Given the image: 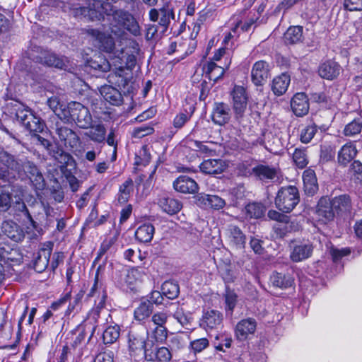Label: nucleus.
<instances>
[{
	"mask_svg": "<svg viewBox=\"0 0 362 362\" xmlns=\"http://www.w3.org/2000/svg\"><path fill=\"white\" fill-rule=\"evenodd\" d=\"M174 189L181 193L194 194L198 191L197 183L188 176L181 175L173 182Z\"/></svg>",
	"mask_w": 362,
	"mask_h": 362,
	"instance_id": "26",
	"label": "nucleus"
},
{
	"mask_svg": "<svg viewBox=\"0 0 362 362\" xmlns=\"http://www.w3.org/2000/svg\"><path fill=\"white\" fill-rule=\"evenodd\" d=\"M291 107L293 113L298 117L305 115L309 111V102L304 93H297L291 101Z\"/></svg>",
	"mask_w": 362,
	"mask_h": 362,
	"instance_id": "22",
	"label": "nucleus"
},
{
	"mask_svg": "<svg viewBox=\"0 0 362 362\" xmlns=\"http://www.w3.org/2000/svg\"><path fill=\"white\" fill-rule=\"evenodd\" d=\"M158 205L164 212L170 215L178 213L182 209V204L179 200L166 196L159 199Z\"/></svg>",
	"mask_w": 362,
	"mask_h": 362,
	"instance_id": "30",
	"label": "nucleus"
},
{
	"mask_svg": "<svg viewBox=\"0 0 362 362\" xmlns=\"http://www.w3.org/2000/svg\"><path fill=\"white\" fill-rule=\"evenodd\" d=\"M188 146L190 148L195 151L199 152L200 153L205 154L209 156L215 155L216 150L211 148L209 146L204 144L202 142L197 140H189Z\"/></svg>",
	"mask_w": 362,
	"mask_h": 362,
	"instance_id": "48",
	"label": "nucleus"
},
{
	"mask_svg": "<svg viewBox=\"0 0 362 362\" xmlns=\"http://www.w3.org/2000/svg\"><path fill=\"white\" fill-rule=\"evenodd\" d=\"M0 162L4 165V170L0 173L2 179L29 180L35 191L45 189L46 182L42 173L37 165L28 158H18L4 151L0 153Z\"/></svg>",
	"mask_w": 362,
	"mask_h": 362,
	"instance_id": "1",
	"label": "nucleus"
},
{
	"mask_svg": "<svg viewBox=\"0 0 362 362\" xmlns=\"http://www.w3.org/2000/svg\"><path fill=\"white\" fill-rule=\"evenodd\" d=\"M110 28L112 33L119 35L126 29L132 34L137 36L140 34V28L134 18L129 12L123 10H115L111 14Z\"/></svg>",
	"mask_w": 362,
	"mask_h": 362,
	"instance_id": "5",
	"label": "nucleus"
},
{
	"mask_svg": "<svg viewBox=\"0 0 362 362\" xmlns=\"http://www.w3.org/2000/svg\"><path fill=\"white\" fill-rule=\"evenodd\" d=\"M149 338L148 329L142 325L133 327L128 334V347L131 353L139 354L148 350L149 344L146 342Z\"/></svg>",
	"mask_w": 362,
	"mask_h": 362,
	"instance_id": "8",
	"label": "nucleus"
},
{
	"mask_svg": "<svg viewBox=\"0 0 362 362\" xmlns=\"http://www.w3.org/2000/svg\"><path fill=\"white\" fill-rule=\"evenodd\" d=\"M40 132H30V134L37 139L40 145L44 146L49 153L55 158L60 163L59 168L62 173V182L69 183L72 192H76L80 186V182L74 175L76 170V163L72 156L63 151L59 153L53 151V144L52 142L39 134Z\"/></svg>",
	"mask_w": 362,
	"mask_h": 362,
	"instance_id": "2",
	"label": "nucleus"
},
{
	"mask_svg": "<svg viewBox=\"0 0 362 362\" xmlns=\"http://www.w3.org/2000/svg\"><path fill=\"white\" fill-rule=\"evenodd\" d=\"M35 62L47 67H54L58 69H65L68 60L64 56H59L49 49L39 47L37 54L35 57Z\"/></svg>",
	"mask_w": 362,
	"mask_h": 362,
	"instance_id": "11",
	"label": "nucleus"
},
{
	"mask_svg": "<svg viewBox=\"0 0 362 362\" xmlns=\"http://www.w3.org/2000/svg\"><path fill=\"white\" fill-rule=\"evenodd\" d=\"M95 46L105 52H111L115 47V41L111 35L92 30V40Z\"/></svg>",
	"mask_w": 362,
	"mask_h": 362,
	"instance_id": "23",
	"label": "nucleus"
},
{
	"mask_svg": "<svg viewBox=\"0 0 362 362\" xmlns=\"http://www.w3.org/2000/svg\"><path fill=\"white\" fill-rule=\"evenodd\" d=\"M317 131V125L312 124L302 129L300 134V141L303 144L309 143Z\"/></svg>",
	"mask_w": 362,
	"mask_h": 362,
	"instance_id": "52",
	"label": "nucleus"
},
{
	"mask_svg": "<svg viewBox=\"0 0 362 362\" xmlns=\"http://www.w3.org/2000/svg\"><path fill=\"white\" fill-rule=\"evenodd\" d=\"M102 266L100 265L96 271L94 285L93 287H92V298H95L94 301L96 305V308L92 310V318H93L95 322L97 323V325L92 331V334L95 330V328L99 326V324H103L106 320L105 317L109 315L108 312L104 310L107 294L100 278V272Z\"/></svg>",
	"mask_w": 362,
	"mask_h": 362,
	"instance_id": "4",
	"label": "nucleus"
},
{
	"mask_svg": "<svg viewBox=\"0 0 362 362\" xmlns=\"http://www.w3.org/2000/svg\"><path fill=\"white\" fill-rule=\"evenodd\" d=\"M115 77L118 78V79L116 81V83L119 86L125 88L128 86L129 82V77L124 74V68L122 66H121L115 71Z\"/></svg>",
	"mask_w": 362,
	"mask_h": 362,
	"instance_id": "59",
	"label": "nucleus"
},
{
	"mask_svg": "<svg viewBox=\"0 0 362 362\" xmlns=\"http://www.w3.org/2000/svg\"><path fill=\"white\" fill-rule=\"evenodd\" d=\"M144 275L145 274L141 268H132L127 272L125 282L129 286L133 285L137 281H141Z\"/></svg>",
	"mask_w": 362,
	"mask_h": 362,
	"instance_id": "50",
	"label": "nucleus"
},
{
	"mask_svg": "<svg viewBox=\"0 0 362 362\" xmlns=\"http://www.w3.org/2000/svg\"><path fill=\"white\" fill-rule=\"evenodd\" d=\"M333 209L337 212H347L351 208L350 197L347 194H342L335 197L331 200Z\"/></svg>",
	"mask_w": 362,
	"mask_h": 362,
	"instance_id": "38",
	"label": "nucleus"
},
{
	"mask_svg": "<svg viewBox=\"0 0 362 362\" xmlns=\"http://www.w3.org/2000/svg\"><path fill=\"white\" fill-rule=\"evenodd\" d=\"M11 114H13L17 121L29 132H43L47 129L45 121L22 103L16 101V103L12 104Z\"/></svg>",
	"mask_w": 362,
	"mask_h": 362,
	"instance_id": "3",
	"label": "nucleus"
},
{
	"mask_svg": "<svg viewBox=\"0 0 362 362\" xmlns=\"http://www.w3.org/2000/svg\"><path fill=\"white\" fill-rule=\"evenodd\" d=\"M303 27L300 25L289 27L284 33L285 43L294 45L301 42L303 40Z\"/></svg>",
	"mask_w": 362,
	"mask_h": 362,
	"instance_id": "35",
	"label": "nucleus"
},
{
	"mask_svg": "<svg viewBox=\"0 0 362 362\" xmlns=\"http://www.w3.org/2000/svg\"><path fill=\"white\" fill-rule=\"evenodd\" d=\"M329 252L333 261L337 262L342 257L349 255L351 253V250L349 248L338 249L335 247H331Z\"/></svg>",
	"mask_w": 362,
	"mask_h": 362,
	"instance_id": "61",
	"label": "nucleus"
},
{
	"mask_svg": "<svg viewBox=\"0 0 362 362\" xmlns=\"http://www.w3.org/2000/svg\"><path fill=\"white\" fill-rule=\"evenodd\" d=\"M65 256L63 252H55L52 255V260H49V268L54 272L58 266L64 262Z\"/></svg>",
	"mask_w": 362,
	"mask_h": 362,
	"instance_id": "62",
	"label": "nucleus"
},
{
	"mask_svg": "<svg viewBox=\"0 0 362 362\" xmlns=\"http://www.w3.org/2000/svg\"><path fill=\"white\" fill-rule=\"evenodd\" d=\"M257 322L254 318L248 317L240 320L235 327V335L238 340H245L249 334L255 333Z\"/></svg>",
	"mask_w": 362,
	"mask_h": 362,
	"instance_id": "18",
	"label": "nucleus"
},
{
	"mask_svg": "<svg viewBox=\"0 0 362 362\" xmlns=\"http://www.w3.org/2000/svg\"><path fill=\"white\" fill-rule=\"evenodd\" d=\"M199 201L205 206H209L216 210H219L226 205L224 199L213 194H202L199 198Z\"/></svg>",
	"mask_w": 362,
	"mask_h": 362,
	"instance_id": "37",
	"label": "nucleus"
},
{
	"mask_svg": "<svg viewBox=\"0 0 362 362\" xmlns=\"http://www.w3.org/2000/svg\"><path fill=\"white\" fill-rule=\"evenodd\" d=\"M71 298V290L62 293L59 298L52 303L49 308L53 311H57L59 309L64 307L68 301H70Z\"/></svg>",
	"mask_w": 362,
	"mask_h": 362,
	"instance_id": "54",
	"label": "nucleus"
},
{
	"mask_svg": "<svg viewBox=\"0 0 362 362\" xmlns=\"http://www.w3.org/2000/svg\"><path fill=\"white\" fill-rule=\"evenodd\" d=\"M145 358L148 361L158 362H169L172 358V354L166 347L156 348L153 351L150 348L145 351Z\"/></svg>",
	"mask_w": 362,
	"mask_h": 362,
	"instance_id": "31",
	"label": "nucleus"
},
{
	"mask_svg": "<svg viewBox=\"0 0 362 362\" xmlns=\"http://www.w3.org/2000/svg\"><path fill=\"white\" fill-rule=\"evenodd\" d=\"M134 190V182L132 179L128 178L122 183L119 188L117 201L120 204H125L128 202Z\"/></svg>",
	"mask_w": 362,
	"mask_h": 362,
	"instance_id": "39",
	"label": "nucleus"
},
{
	"mask_svg": "<svg viewBox=\"0 0 362 362\" xmlns=\"http://www.w3.org/2000/svg\"><path fill=\"white\" fill-rule=\"evenodd\" d=\"M53 245L52 242L48 241L37 252V255L33 259V269L36 272L42 273L49 267Z\"/></svg>",
	"mask_w": 362,
	"mask_h": 362,
	"instance_id": "14",
	"label": "nucleus"
},
{
	"mask_svg": "<svg viewBox=\"0 0 362 362\" xmlns=\"http://www.w3.org/2000/svg\"><path fill=\"white\" fill-rule=\"evenodd\" d=\"M168 336V329L165 326L156 327L151 332V337L156 342L164 341Z\"/></svg>",
	"mask_w": 362,
	"mask_h": 362,
	"instance_id": "57",
	"label": "nucleus"
},
{
	"mask_svg": "<svg viewBox=\"0 0 362 362\" xmlns=\"http://www.w3.org/2000/svg\"><path fill=\"white\" fill-rule=\"evenodd\" d=\"M314 245L309 240H294L289 244V257L293 262H300L312 257Z\"/></svg>",
	"mask_w": 362,
	"mask_h": 362,
	"instance_id": "10",
	"label": "nucleus"
},
{
	"mask_svg": "<svg viewBox=\"0 0 362 362\" xmlns=\"http://www.w3.org/2000/svg\"><path fill=\"white\" fill-rule=\"evenodd\" d=\"M292 158L298 168L303 169L308 164V158L305 148H296L293 153Z\"/></svg>",
	"mask_w": 362,
	"mask_h": 362,
	"instance_id": "47",
	"label": "nucleus"
},
{
	"mask_svg": "<svg viewBox=\"0 0 362 362\" xmlns=\"http://www.w3.org/2000/svg\"><path fill=\"white\" fill-rule=\"evenodd\" d=\"M233 109L235 117L240 121L246 110L247 105V94L243 86L235 85L231 91Z\"/></svg>",
	"mask_w": 362,
	"mask_h": 362,
	"instance_id": "12",
	"label": "nucleus"
},
{
	"mask_svg": "<svg viewBox=\"0 0 362 362\" xmlns=\"http://www.w3.org/2000/svg\"><path fill=\"white\" fill-rule=\"evenodd\" d=\"M351 171L353 173L356 180L362 181V163L359 160H354L352 163Z\"/></svg>",
	"mask_w": 362,
	"mask_h": 362,
	"instance_id": "64",
	"label": "nucleus"
},
{
	"mask_svg": "<svg viewBox=\"0 0 362 362\" xmlns=\"http://www.w3.org/2000/svg\"><path fill=\"white\" fill-rule=\"evenodd\" d=\"M106 129L101 123L92 124V141L103 143L105 140Z\"/></svg>",
	"mask_w": 362,
	"mask_h": 362,
	"instance_id": "51",
	"label": "nucleus"
},
{
	"mask_svg": "<svg viewBox=\"0 0 362 362\" xmlns=\"http://www.w3.org/2000/svg\"><path fill=\"white\" fill-rule=\"evenodd\" d=\"M121 56H118V58L121 61V64H124L125 67L128 70H132L136 64V57L129 48H125L121 53Z\"/></svg>",
	"mask_w": 362,
	"mask_h": 362,
	"instance_id": "42",
	"label": "nucleus"
},
{
	"mask_svg": "<svg viewBox=\"0 0 362 362\" xmlns=\"http://www.w3.org/2000/svg\"><path fill=\"white\" fill-rule=\"evenodd\" d=\"M57 134L62 144L76 156H82L84 149L81 147L79 136L75 132L66 127H58Z\"/></svg>",
	"mask_w": 362,
	"mask_h": 362,
	"instance_id": "9",
	"label": "nucleus"
},
{
	"mask_svg": "<svg viewBox=\"0 0 362 362\" xmlns=\"http://www.w3.org/2000/svg\"><path fill=\"white\" fill-rule=\"evenodd\" d=\"M343 5L349 11H362V0H344Z\"/></svg>",
	"mask_w": 362,
	"mask_h": 362,
	"instance_id": "63",
	"label": "nucleus"
},
{
	"mask_svg": "<svg viewBox=\"0 0 362 362\" xmlns=\"http://www.w3.org/2000/svg\"><path fill=\"white\" fill-rule=\"evenodd\" d=\"M229 106L224 103H215L212 112V121L218 125H224L230 118Z\"/></svg>",
	"mask_w": 362,
	"mask_h": 362,
	"instance_id": "20",
	"label": "nucleus"
},
{
	"mask_svg": "<svg viewBox=\"0 0 362 362\" xmlns=\"http://www.w3.org/2000/svg\"><path fill=\"white\" fill-rule=\"evenodd\" d=\"M154 129L148 124H143L141 127H136L132 132V136L135 138H143L146 136L153 134Z\"/></svg>",
	"mask_w": 362,
	"mask_h": 362,
	"instance_id": "56",
	"label": "nucleus"
},
{
	"mask_svg": "<svg viewBox=\"0 0 362 362\" xmlns=\"http://www.w3.org/2000/svg\"><path fill=\"white\" fill-rule=\"evenodd\" d=\"M357 149L356 146L351 143L344 144L338 152V162L341 165H346L356 156Z\"/></svg>",
	"mask_w": 362,
	"mask_h": 362,
	"instance_id": "33",
	"label": "nucleus"
},
{
	"mask_svg": "<svg viewBox=\"0 0 362 362\" xmlns=\"http://www.w3.org/2000/svg\"><path fill=\"white\" fill-rule=\"evenodd\" d=\"M245 210L247 217L256 219L261 218L265 212L264 206L262 204L256 202L248 204Z\"/></svg>",
	"mask_w": 362,
	"mask_h": 362,
	"instance_id": "44",
	"label": "nucleus"
},
{
	"mask_svg": "<svg viewBox=\"0 0 362 362\" xmlns=\"http://www.w3.org/2000/svg\"><path fill=\"white\" fill-rule=\"evenodd\" d=\"M269 71V64L267 62H255L251 72L252 83L257 86H262L270 76Z\"/></svg>",
	"mask_w": 362,
	"mask_h": 362,
	"instance_id": "15",
	"label": "nucleus"
},
{
	"mask_svg": "<svg viewBox=\"0 0 362 362\" xmlns=\"http://www.w3.org/2000/svg\"><path fill=\"white\" fill-rule=\"evenodd\" d=\"M13 227L17 228V225L14 224L12 226L9 223L6 222L3 225V229L4 233L11 240L15 242H18L22 240L23 235L18 232L17 230H14Z\"/></svg>",
	"mask_w": 362,
	"mask_h": 362,
	"instance_id": "53",
	"label": "nucleus"
},
{
	"mask_svg": "<svg viewBox=\"0 0 362 362\" xmlns=\"http://www.w3.org/2000/svg\"><path fill=\"white\" fill-rule=\"evenodd\" d=\"M290 76L286 74L275 77L272 82L271 88L274 94L276 96L284 95L290 84Z\"/></svg>",
	"mask_w": 362,
	"mask_h": 362,
	"instance_id": "32",
	"label": "nucleus"
},
{
	"mask_svg": "<svg viewBox=\"0 0 362 362\" xmlns=\"http://www.w3.org/2000/svg\"><path fill=\"white\" fill-rule=\"evenodd\" d=\"M237 298L238 296L234 291L226 288L225 294L226 310H230L231 313L233 311V309L236 305Z\"/></svg>",
	"mask_w": 362,
	"mask_h": 362,
	"instance_id": "55",
	"label": "nucleus"
},
{
	"mask_svg": "<svg viewBox=\"0 0 362 362\" xmlns=\"http://www.w3.org/2000/svg\"><path fill=\"white\" fill-rule=\"evenodd\" d=\"M227 236L230 245L235 249L243 250L246 243V237L241 229L235 225H230L227 229Z\"/></svg>",
	"mask_w": 362,
	"mask_h": 362,
	"instance_id": "24",
	"label": "nucleus"
},
{
	"mask_svg": "<svg viewBox=\"0 0 362 362\" xmlns=\"http://www.w3.org/2000/svg\"><path fill=\"white\" fill-rule=\"evenodd\" d=\"M222 321V314L218 310H211L204 313L200 325L206 331L216 329L221 326Z\"/></svg>",
	"mask_w": 362,
	"mask_h": 362,
	"instance_id": "17",
	"label": "nucleus"
},
{
	"mask_svg": "<svg viewBox=\"0 0 362 362\" xmlns=\"http://www.w3.org/2000/svg\"><path fill=\"white\" fill-rule=\"evenodd\" d=\"M271 280L274 286L281 288H286L292 286L294 281V279L291 276L279 272L274 273L271 277Z\"/></svg>",
	"mask_w": 362,
	"mask_h": 362,
	"instance_id": "40",
	"label": "nucleus"
},
{
	"mask_svg": "<svg viewBox=\"0 0 362 362\" xmlns=\"http://www.w3.org/2000/svg\"><path fill=\"white\" fill-rule=\"evenodd\" d=\"M63 115L68 122H74L81 129L90 128V113L80 103H69L63 110Z\"/></svg>",
	"mask_w": 362,
	"mask_h": 362,
	"instance_id": "7",
	"label": "nucleus"
},
{
	"mask_svg": "<svg viewBox=\"0 0 362 362\" xmlns=\"http://www.w3.org/2000/svg\"><path fill=\"white\" fill-rule=\"evenodd\" d=\"M341 70V67L338 63L328 60L320 64L318 73L322 78L332 80L339 75Z\"/></svg>",
	"mask_w": 362,
	"mask_h": 362,
	"instance_id": "27",
	"label": "nucleus"
},
{
	"mask_svg": "<svg viewBox=\"0 0 362 362\" xmlns=\"http://www.w3.org/2000/svg\"><path fill=\"white\" fill-rule=\"evenodd\" d=\"M100 95L107 103L112 105L118 106L122 104L123 97L120 91L116 88L104 85L99 88Z\"/></svg>",
	"mask_w": 362,
	"mask_h": 362,
	"instance_id": "19",
	"label": "nucleus"
},
{
	"mask_svg": "<svg viewBox=\"0 0 362 362\" xmlns=\"http://www.w3.org/2000/svg\"><path fill=\"white\" fill-rule=\"evenodd\" d=\"M254 175L259 180H279V170L276 168L267 165L259 164L252 167V171Z\"/></svg>",
	"mask_w": 362,
	"mask_h": 362,
	"instance_id": "21",
	"label": "nucleus"
},
{
	"mask_svg": "<svg viewBox=\"0 0 362 362\" xmlns=\"http://www.w3.org/2000/svg\"><path fill=\"white\" fill-rule=\"evenodd\" d=\"M153 306L149 302L142 301L134 313V318L138 321H142L148 317L152 313Z\"/></svg>",
	"mask_w": 362,
	"mask_h": 362,
	"instance_id": "41",
	"label": "nucleus"
},
{
	"mask_svg": "<svg viewBox=\"0 0 362 362\" xmlns=\"http://www.w3.org/2000/svg\"><path fill=\"white\" fill-rule=\"evenodd\" d=\"M52 310L49 308L44 313V314L41 317V322L38 326V333L37 337L42 334V333L46 332V325L47 322L53 316Z\"/></svg>",
	"mask_w": 362,
	"mask_h": 362,
	"instance_id": "60",
	"label": "nucleus"
},
{
	"mask_svg": "<svg viewBox=\"0 0 362 362\" xmlns=\"http://www.w3.org/2000/svg\"><path fill=\"white\" fill-rule=\"evenodd\" d=\"M315 215L317 221L323 224L334 220V210L329 197H322L320 199L316 206Z\"/></svg>",
	"mask_w": 362,
	"mask_h": 362,
	"instance_id": "13",
	"label": "nucleus"
},
{
	"mask_svg": "<svg viewBox=\"0 0 362 362\" xmlns=\"http://www.w3.org/2000/svg\"><path fill=\"white\" fill-rule=\"evenodd\" d=\"M300 202L298 188L293 185L281 187L277 192L274 204L284 213L292 211Z\"/></svg>",
	"mask_w": 362,
	"mask_h": 362,
	"instance_id": "6",
	"label": "nucleus"
},
{
	"mask_svg": "<svg viewBox=\"0 0 362 362\" xmlns=\"http://www.w3.org/2000/svg\"><path fill=\"white\" fill-rule=\"evenodd\" d=\"M162 293L168 299L176 298L180 293L179 285L172 281H165L161 286Z\"/></svg>",
	"mask_w": 362,
	"mask_h": 362,
	"instance_id": "43",
	"label": "nucleus"
},
{
	"mask_svg": "<svg viewBox=\"0 0 362 362\" xmlns=\"http://www.w3.org/2000/svg\"><path fill=\"white\" fill-rule=\"evenodd\" d=\"M255 21L250 18L243 22L241 19L237 18L234 23V26L231 28V31L225 37L224 43H228L231 38H237L241 33H247L251 30L252 27L255 24Z\"/></svg>",
	"mask_w": 362,
	"mask_h": 362,
	"instance_id": "25",
	"label": "nucleus"
},
{
	"mask_svg": "<svg viewBox=\"0 0 362 362\" xmlns=\"http://www.w3.org/2000/svg\"><path fill=\"white\" fill-rule=\"evenodd\" d=\"M154 233L155 228L151 223H144L136 229L135 238L141 243H149L153 239Z\"/></svg>",
	"mask_w": 362,
	"mask_h": 362,
	"instance_id": "36",
	"label": "nucleus"
},
{
	"mask_svg": "<svg viewBox=\"0 0 362 362\" xmlns=\"http://www.w3.org/2000/svg\"><path fill=\"white\" fill-rule=\"evenodd\" d=\"M203 73L205 74V78H207L209 81L216 82L224 75L225 69L218 66L214 62H210L203 66Z\"/></svg>",
	"mask_w": 362,
	"mask_h": 362,
	"instance_id": "34",
	"label": "nucleus"
},
{
	"mask_svg": "<svg viewBox=\"0 0 362 362\" xmlns=\"http://www.w3.org/2000/svg\"><path fill=\"white\" fill-rule=\"evenodd\" d=\"M120 328L117 325L109 326L103 333V341L105 344H112L117 341L119 337Z\"/></svg>",
	"mask_w": 362,
	"mask_h": 362,
	"instance_id": "46",
	"label": "nucleus"
},
{
	"mask_svg": "<svg viewBox=\"0 0 362 362\" xmlns=\"http://www.w3.org/2000/svg\"><path fill=\"white\" fill-rule=\"evenodd\" d=\"M80 0H68L66 2H62V10L64 12H71L74 17L76 18H83L90 17V4L88 6H81L78 2Z\"/></svg>",
	"mask_w": 362,
	"mask_h": 362,
	"instance_id": "16",
	"label": "nucleus"
},
{
	"mask_svg": "<svg viewBox=\"0 0 362 362\" xmlns=\"http://www.w3.org/2000/svg\"><path fill=\"white\" fill-rule=\"evenodd\" d=\"M304 190L308 196L314 195L318 190V184L315 173L312 169H307L303 173Z\"/></svg>",
	"mask_w": 362,
	"mask_h": 362,
	"instance_id": "28",
	"label": "nucleus"
},
{
	"mask_svg": "<svg viewBox=\"0 0 362 362\" xmlns=\"http://www.w3.org/2000/svg\"><path fill=\"white\" fill-rule=\"evenodd\" d=\"M118 234L116 233L112 236L106 238L100 245V249L98 257L94 261V263L98 259V258L104 255L117 241Z\"/></svg>",
	"mask_w": 362,
	"mask_h": 362,
	"instance_id": "58",
	"label": "nucleus"
},
{
	"mask_svg": "<svg viewBox=\"0 0 362 362\" xmlns=\"http://www.w3.org/2000/svg\"><path fill=\"white\" fill-rule=\"evenodd\" d=\"M202 172L206 174H219L226 168L224 162L221 159H208L199 165Z\"/></svg>",
	"mask_w": 362,
	"mask_h": 362,
	"instance_id": "29",
	"label": "nucleus"
},
{
	"mask_svg": "<svg viewBox=\"0 0 362 362\" xmlns=\"http://www.w3.org/2000/svg\"><path fill=\"white\" fill-rule=\"evenodd\" d=\"M160 15L159 25L165 30L169 26L171 19L175 17L173 10L169 5H164L160 9Z\"/></svg>",
	"mask_w": 362,
	"mask_h": 362,
	"instance_id": "45",
	"label": "nucleus"
},
{
	"mask_svg": "<svg viewBox=\"0 0 362 362\" xmlns=\"http://www.w3.org/2000/svg\"><path fill=\"white\" fill-rule=\"evenodd\" d=\"M362 119L357 118L347 124L344 129V134L346 136H354L361 132Z\"/></svg>",
	"mask_w": 362,
	"mask_h": 362,
	"instance_id": "49",
	"label": "nucleus"
}]
</instances>
